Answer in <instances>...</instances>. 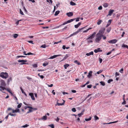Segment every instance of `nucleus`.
<instances>
[{
    "mask_svg": "<svg viewBox=\"0 0 128 128\" xmlns=\"http://www.w3.org/2000/svg\"><path fill=\"white\" fill-rule=\"evenodd\" d=\"M8 74L6 72H2L1 73L0 76L3 78L6 79L8 77Z\"/></svg>",
    "mask_w": 128,
    "mask_h": 128,
    "instance_id": "nucleus-1",
    "label": "nucleus"
},
{
    "mask_svg": "<svg viewBox=\"0 0 128 128\" xmlns=\"http://www.w3.org/2000/svg\"><path fill=\"white\" fill-rule=\"evenodd\" d=\"M96 37L95 39L96 42L99 43V42L102 39V35L100 34H97L96 35Z\"/></svg>",
    "mask_w": 128,
    "mask_h": 128,
    "instance_id": "nucleus-2",
    "label": "nucleus"
},
{
    "mask_svg": "<svg viewBox=\"0 0 128 128\" xmlns=\"http://www.w3.org/2000/svg\"><path fill=\"white\" fill-rule=\"evenodd\" d=\"M86 27V26L79 29L78 30V31H76L75 32H74L72 34H71L70 35V37L72 36H73L74 35H76L77 34H78V32H79L80 31H81V30H82L84 28Z\"/></svg>",
    "mask_w": 128,
    "mask_h": 128,
    "instance_id": "nucleus-3",
    "label": "nucleus"
},
{
    "mask_svg": "<svg viewBox=\"0 0 128 128\" xmlns=\"http://www.w3.org/2000/svg\"><path fill=\"white\" fill-rule=\"evenodd\" d=\"M96 33V32H94L92 35L89 36H88V38H87V40H91L93 38L95 37Z\"/></svg>",
    "mask_w": 128,
    "mask_h": 128,
    "instance_id": "nucleus-4",
    "label": "nucleus"
},
{
    "mask_svg": "<svg viewBox=\"0 0 128 128\" xmlns=\"http://www.w3.org/2000/svg\"><path fill=\"white\" fill-rule=\"evenodd\" d=\"M27 60H18V61L19 62H21L20 64L21 65H23L24 64H26L24 62H27Z\"/></svg>",
    "mask_w": 128,
    "mask_h": 128,
    "instance_id": "nucleus-5",
    "label": "nucleus"
},
{
    "mask_svg": "<svg viewBox=\"0 0 128 128\" xmlns=\"http://www.w3.org/2000/svg\"><path fill=\"white\" fill-rule=\"evenodd\" d=\"M117 41L116 39H114L108 41V42L110 44H114L116 43Z\"/></svg>",
    "mask_w": 128,
    "mask_h": 128,
    "instance_id": "nucleus-6",
    "label": "nucleus"
},
{
    "mask_svg": "<svg viewBox=\"0 0 128 128\" xmlns=\"http://www.w3.org/2000/svg\"><path fill=\"white\" fill-rule=\"evenodd\" d=\"M105 30V28H101V30L99 31V34H102L104 33Z\"/></svg>",
    "mask_w": 128,
    "mask_h": 128,
    "instance_id": "nucleus-7",
    "label": "nucleus"
},
{
    "mask_svg": "<svg viewBox=\"0 0 128 128\" xmlns=\"http://www.w3.org/2000/svg\"><path fill=\"white\" fill-rule=\"evenodd\" d=\"M61 54H58L54 55L53 56H51L50 58H48V59H52L55 58L59 56H61Z\"/></svg>",
    "mask_w": 128,
    "mask_h": 128,
    "instance_id": "nucleus-8",
    "label": "nucleus"
},
{
    "mask_svg": "<svg viewBox=\"0 0 128 128\" xmlns=\"http://www.w3.org/2000/svg\"><path fill=\"white\" fill-rule=\"evenodd\" d=\"M1 82V86H6V84L5 81L2 80H0Z\"/></svg>",
    "mask_w": 128,
    "mask_h": 128,
    "instance_id": "nucleus-9",
    "label": "nucleus"
},
{
    "mask_svg": "<svg viewBox=\"0 0 128 128\" xmlns=\"http://www.w3.org/2000/svg\"><path fill=\"white\" fill-rule=\"evenodd\" d=\"M102 50H100V48H98L94 50V51L95 52L97 53L98 52H102Z\"/></svg>",
    "mask_w": 128,
    "mask_h": 128,
    "instance_id": "nucleus-10",
    "label": "nucleus"
},
{
    "mask_svg": "<svg viewBox=\"0 0 128 128\" xmlns=\"http://www.w3.org/2000/svg\"><path fill=\"white\" fill-rule=\"evenodd\" d=\"M20 112V110L18 108H17L15 110H12V113H14L15 112Z\"/></svg>",
    "mask_w": 128,
    "mask_h": 128,
    "instance_id": "nucleus-11",
    "label": "nucleus"
},
{
    "mask_svg": "<svg viewBox=\"0 0 128 128\" xmlns=\"http://www.w3.org/2000/svg\"><path fill=\"white\" fill-rule=\"evenodd\" d=\"M66 14L68 17H70L73 16V13L72 12H68L66 13Z\"/></svg>",
    "mask_w": 128,
    "mask_h": 128,
    "instance_id": "nucleus-12",
    "label": "nucleus"
},
{
    "mask_svg": "<svg viewBox=\"0 0 128 128\" xmlns=\"http://www.w3.org/2000/svg\"><path fill=\"white\" fill-rule=\"evenodd\" d=\"M29 95L31 96L32 100H35V98L34 97V94L33 93H30L29 94Z\"/></svg>",
    "mask_w": 128,
    "mask_h": 128,
    "instance_id": "nucleus-13",
    "label": "nucleus"
},
{
    "mask_svg": "<svg viewBox=\"0 0 128 128\" xmlns=\"http://www.w3.org/2000/svg\"><path fill=\"white\" fill-rule=\"evenodd\" d=\"M0 90L2 92L4 93L5 92H3L2 90H6V88H5V86H0Z\"/></svg>",
    "mask_w": 128,
    "mask_h": 128,
    "instance_id": "nucleus-14",
    "label": "nucleus"
},
{
    "mask_svg": "<svg viewBox=\"0 0 128 128\" xmlns=\"http://www.w3.org/2000/svg\"><path fill=\"white\" fill-rule=\"evenodd\" d=\"M92 72L91 71H90L88 73V74L87 76V77L88 78H90V77L92 76Z\"/></svg>",
    "mask_w": 128,
    "mask_h": 128,
    "instance_id": "nucleus-15",
    "label": "nucleus"
},
{
    "mask_svg": "<svg viewBox=\"0 0 128 128\" xmlns=\"http://www.w3.org/2000/svg\"><path fill=\"white\" fill-rule=\"evenodd\" d=\"M81 23L80 22L78 23V24L75 25H74V27L76 28H78L79 26L81 25Z\"/></svg>",
    "mask_w": 128,
    "mask_h": 128,
    "instance_id": "nucleus-16",
    "label": "nucleus"
},
{
    "mask_svg": "<svg viewBox=\"0 0 128 128\" xmlns=\"http://www.w3.org/2000/svg\"><path fill=\"white\" fill-rule=\"evenodd\" d=\"M20 88L22 93L23 94H24L26 96L27 94H26V92L24 91V90H23V89H22V87H20Z\"/></svg>",
    "mask_w": 128,
    "mask_h": 128,
    "instance_id": "nucleus-17",
    "label": "nucleus"
},
{
    "mask_svg": "<svg viewBox=\"0 0 128 128\" xmlns=\"http://www.w3.org/2000/svg\"><path fill=\"white\" fill-rule=\"evenodd\" d=\"M114 12V10H110L109 12V13L108 15L109 16H111Z\"/></svg>",
    "mask_w": 128,
    "mask_h": 128,
    "instance_id": "nucleus-18",
    "label": "nucleus"
},
{
    "mask_svg": "<svg viewBox=\"0 0 128 128\" xmlns=\"http://www.w3.org/2000/svg\"><path fill=\"white\" fill-rule=\"evenodd\" d=\"M93 54L94 53L92 51L91 52H90L89 53H86V55L88 56H89L91 55H93Z\"/></svg>",
    "mask_w": 128,
    "mask_h": 128,
    "instance_id": "nucleus-19",
    "label": "nucleus"
},
{
    "mask_svg": "<svg viewBox=\"0 0 128 128\" xmlns=\"http://www.w3.org/2000/svg\"><path fill=\"white\" fill-rule=\"evenodd\" d=\"M69 56V55L68 54H66V55L64 57L63 59L62 60V61H63V60H66L67 58H68Z\"/></svg>",
    "mask_w": 128,
    "mask_h": 128,
    "instance_id": "nucleus-20",
    "label": "nucleus"
},
{
    "mask_svg": "<svg viewBox=\"0 0 128 128\" xmlns=\"http://www.w3.org/2000/svg\"><path fill=\"white\" fill-rule=\"evenodd\" d=\"M75 19H76V18L72 19H71L70 20H68L67 22H68V23H70V22L73 21Z\"/></svg>",
    "mask_w": 128,
    "mask_h": 128,
    "instance_id": "nucleus-21",
    "label": "nucleus"
},
{
    "mask_svg": "<svg viewBox=\"0 0 128 128\" xmlns=\"http://www.w3.org/2000/svg\"><path fill=\"white\" fill-rule=\"evenodd\" d=\"M118 122V121H114V122H110L108 123H104V124H112V123H116Z\"/></svg>",
    "mask_w": 128,
    "mask_h": 128,
    "instance_id": "nucleus-22",
    "label": "nucleus"
},
{
    "mask_svg": "<svg viewBox=\"0 0 128 128\" xmlns=\"http://www.w3.org/2000/svg\"><path fill=\"white\" fill-rule=\"evenodd\" d=\"M70 4L72 6H74L76 5V4L75 3L72 1L70 2Z\"/></svg>",
    "mask_w": 128,
    "mask_h": 128,
    "instance_id": "nucleus-23",
    "label": "nucleus"
},
{
    "mask_svg": "<svg viewBox=\"0 0 128 128\" xmlns=\"http://www.w3.org/2000/svg\"><path fill=\"white\" fill-rule=\"evenodd\" d=\"M47 118V116L46 115H45L43 116L42 118V119L43 120H46Z\"/></svg>",
    "mask_w": 128,
    "mask_h": 128,
    "instance_id": "nucleus-24",
    "label": "nucleus"
},
{
    "mask_svg": "<svg viewBox=\"0 0 128 128\" xmlns=\"http://www.w3.org/2000/svg\"><path fill=\"white\" fill-rule=\"evenodd\" d=\"M70 66V65L69 64H66L64 65V68L65 69H66L68 67V66Z\"/></svg>",
    "mask_w": 128,
    "mask_h": 128,
    "instance_id": "nucleus-25",
    "label": "nucleus"
},
{
    "mask_svg": "<svg viewBox=\"0 0 128 128\" xmlns=\"http://www.w3.org/2000/svg\"><path fill=\"white\" fill-rule=\"evenodd\" d=\"M12 80V78L11 77H10L8 80V83H9Z\"/></svg>",
    "mask_w": 128,
    "mask_h": 128,
    "instance_id": "nucleus-26",
    "label": "nucleus"
},
{
    "mask_svg": "<svg viewBox=\"0 0 128 128\" xmlns=\"http://www.w3.org/2000/svg\"><path fill=\"white\" fill-rule=\"evenodd\" d=\"M122 47L123 48H128V46L124 44H122Z\"/></svg>",
    "mask_w": 128,
    "mask_h": 128,
    "instance_id": "nucleus-27",
    "label": "nucleus"
},
{
    "mask_svg": "<svg viewBox=\"0 0 128 128\" xmlns=\"http://www.w3.org/2000/svg\"><path fill=\"white\" fill-rule=\"evenodd\" d=\"M60 11L59 10H57L56 11L54 14L55 16H57L60 13Z\"/></svg>",
    "mask_w": 128,
    "mask_h": 128,
    "instance_id": "nucleus-28",
    "label": "nucleus"
},
{
    "mask_svg": "<svg viewBox=\"0 0 128 128\" xmlns=\"http://www.w3.org/2000/svg\"><path fill=\"white\" fill-rule=\"evenodd\" d=\"M74 62L76 64H77L78 65H80V63L79 62H78L77 60H75L74 61Z\"/></svg>",
    "mask_w": 128,
    "mask_h": 128,
    "instance_id": "nucleus-29",
    "label": "nucleus"
},
{
    "mask_svg": "<svg viewBox=\"0 0 128 128\" xmlns=\"http://www.w3.org/2000/svg\"><path fill=\"white\" fill-rule=\"evenodd\" d=\"M92 118L91 116H90L89 118H86L85 120L86 121H88L90 120Z\"/></svg>",
    "mask_w": 128,
    "mask_h": 128,
    "instance_id": "nucleus-30",
    "label": "nucleus"
},
{
    "mask_svg": "<svg viewBox=\"0 0 128 128\" xmlns=\"http://www.w3.org/2000/svg\"><path fill=\"white\" fill-rule=\"evenodd\" d=\"M6 90L8 92H9L11 94H12V93L11 92V91H10V89H9V88H6Z\"/></svg>",
    "mask_w": 128,
    "mask_h": 128,
    "instance_id": "nucleus-31",
    "label": "nucleus"
},
{
    "mask_svg": "<svg viewBox=\"0 0 128 128\" xmlns=\"http://www.w3.org/2000/svg\"><path fill=\"white\" fill-rule=\"evenodd\" d=\"M48 62H47L46 63H44L42 65L44 66H45L48 65Z\"/></svg>",
    "mask_w": 128,
    "mask_h": 128,
    "instance_id": "nucleus-32",
    "label": "nucleus"
},
{
    "mask_svg": "<svg viewBox=\"0 0 128 128\" xmlns=\"http://www.w3.org/2000/svg\"><path fill=\"white\" fill-rule=\"evenodd\" d=\"M83 114V112H82L80 114H78V116H79V117H80V116L82 115Z\"/></svg>",
    "mask_w": 128,
    "mask_h": 128,
    "instance_id": "nucleus-33",
    "label": "nucleus"
},
{
    "mask_svg": "<svg viewBox=\"0 0 128 128\" xmlns=\"http://www.w3.org/2000/svg\"><path fill=\"white\" fill-rule=\"evenodd\" d=\"M47 47V46H46L45 44H44L42 45L40 47V48H46Z\"/></svg>",
    "mask_w": 128,
    "mask_h": 128,
    "instance_id": "nucleus-34",
    "label": "nucleus"
},
{
    "mask_svg": "<svg viewBox=\"0 0 128 128\" xmlns=\"http://www.w3.org/2000/svg\"><path fill=\"white\" fill-rule=\"evenodd\" d=\"M103 6L105 7H106L108 6V4L107 3H106L104 4Z\"/></svg>",
    "mask_w": 128,
    "mask_h": 128,
    "instance_id": "nucleus-35",
    "label": "nucleus"
},
{
    "mask_svg": "<svg viewBox=\"0 0 128 128\" xmlns=\"http://www.w3.org/2000/svg\"><path fill=\"white\" fill-rule=\"evenodd\" d=\"M100 83V84L103 86H104L105 85V82H101Z\"/></svg>",
    "mask_w": 128,
    "mask_h": 128,
    "instance_id": "nucleus-36",
    "label": "nucleus"
},
{
    "mask_svg": "<svg viewBox=\"0 0 128 128\" xmlns=\"http://www.w3.org/2000/svg\"><path fill=\"white\" fill-rule=\"evenodd\" d=\"M111 30V29L110 28H107V29L106 30V31L108 32H109Z\"/></svg>",
    "mask_w": 128,
    "mask_h": 128,
    "instance_id": "nucleus-37",
    "label": "nucleus"
},
{
    "mask_svg": "<svg viewBox=\"0 0 128 128\" xmlns=\"http://www.w3.org/2000/svg\"><path fill=\"white\" fill-rule=\"evenodd\" d=\"M94 118L95 120H97L99 119V118L96 116H94Z\"/></svg>",
    "mask_w": 128,
    "mask_h": 128,
    "instance_id": "nucleus-38",
    "label": "nucleus"
},
{
    "mask_svg": "<svg viewBox=\"0 0 128 128\" xmlns=\"http://www.w3.org/2000/svg\"><path fill=\"white\" fill-rule=\"evenodd\" d=\"M48 126L51 127V128H54V126L53 124L48 125Z\"/></svg>",
    "mask_w": 128,
    "mask_h": 128,
    "instance_id": "nucleus-39",
    "label": "nucleus"
},
{
    "mask_svg": "<svg viewBox=\"0 0 128 128\" xmlns=\"http://www.w3.org/2000/svg\"><path fill=\"white\" fill-rule=\"evenodd\" d=\"M18 36V35L17 34H14L13 37L14 38H16Z\"/></svg>",
    "mask_w": 128,
    "mask_h": 128,
    "instance_id": "nucleus-40",
    "label": "nucleus"
},
{
    "mask_svg": "<svg viewBox=\"0 0 128 128\" xmlns=\"http://www.w3.org/2000/svg\"><path fill=\"white\" fill-rule=\"evenodd\" d=\"M22 105V104L21 103H20L17 106V107L18 108H20L21 106Z\"/></svg>",
    "mask_w": 128,
    "mask_h": 128,
    "instance_id": "nucleus-41",
    "label": "nucleus"
},
{
    "mask_svg": "<svg viewBox=\"0 0 128 128\" xmlns=\"http://www.w3.org/2000/svg\"><path fill=\"white\" fill-rule=\"evenodd\" d=\"M32 66L34 68H36L37 67V64H34L32 65Z\"/></svg>",
    "mask_w": 128,
    "mask_h": 128,
    "instance_id": "nucleus-42",
    "label": "nucleus"
},
{
    "mask_svg": "<svg viewBox=\"0 0 128 128\" xmlns=\"http://www.w3.org/2000/svg\"><path fill=\"white\" fill-rule=\"evenodd\" d=\"M47 2L49 3H50V2L51 4H52V0H46Z\"/></svg>",
    "mask_w": 128,
    "mask_h": 128,
    "instance_id": "nucleus-43",
    "label": "nucleus"
},
{
    "mask_svg": "<svg viewBox=\"0 0 128 128\" xmlns=\"http://www.w3.org/2000/svg\"><path fill=\"white\" fill-rule=\"evenodd\" d=\"M64 104V103H62V104L57 103V105L58 106H60V105H63Z\"/></svg>",
    "mask_w": 128,
    "mask_h": 128,
    "instance_id": "nucleus-44",
    "label": "nucleus"
},
{
    "mask_svg": "<svg viewBox=\"0 0 128 128\" xmlns=\"http://www.w3.org/2000/svg\"><path fill=\"white\" fill-rule=\"evenodd\" d=\"M72 111L74 112H75L76 111V110L74 108H72Z\"/></svg>",
    "mask_w": 128,
    "mask_h": 128,
    "instance_id": "nucleus-45",
    "label": "nucleus"
},
{
    "mask_svg": "<svg viewBox=\"0 0 128 128\" xmlns=\"http://www.w3.org/2000/svg\"><path fill=\"white\" fill-rule=\"evenodd\" d=\"M92 94H89L85 98L84 100H85L86 99H87L90 96H91Z\"/></svg>",
    "mask_w": 128,
    "mask_h": 128,
    "instance_id": "nucleus-46",
    "label": "nucleus"
},
{
    "mask_svg": "<svg viewBox=\"0 0 128 128\" xmlns=\"http://www.w3.org/2000/svg\"><path fill=\"white\" fill-rule=\"evenodd\" d=\"M112 81H113V80L112 79H109L108 81V83H110V82H112Z\"/></svg>",
    "mask_w": 128,
    "mask_h": 128,
    "instance_id": "nucleus-47",
    "label": "nucleus"
},
{
    "mask_svg": "<svg viewBox=\"0 0 128 128\" xmlns=\"http://www.w3.org/2000/svg\"><path fill=\"white\" fill-rule=\"evenodd\" d=\"M123 69L122 68H121L119 71V72L121 73H122L123 72Z\"/></svg>",
    "mask_w": 128,
    "mask_h": 128,
    "instance_id": "nucleus-48",
    "label": "nucleus"
},
{
    "mask_svg": "<svg viewBox=\"0 0 128 128\" xmlns=\"http://www.w3.org/2000/svg\"><path fill=\"white\" fill-rule=\"evenodd\" d=\"M124 100V101L122 103V104H126V102L125 101V100L124 99V98H123Z\"/></svg>",
    "mask_w": 128,
    "mask_h": 128,
    "instance_id": "nucleus-49",
    "label": "nucleus"
},
{
    "mask_svg": "<svg viewBox=\"0 0 128 128\" xmlns=\"http://www.w3.org/2000/svg\"><path fill=\"white\" fill-rule=\"evenodd\" d=\"M102 22V21L101 20H100L97 23V24L98 25H100L101 24V22Z\"/></svg>",
    "mask_w": 128,
    "mask_h": 128,
    "instance_id": "nucleus-50",
    "label": "nucleus"
},
{
    "mask_svg": "<svg viewBox=\"0 0 128 128\" xmlns=\"http://www.w3.org/2000/svg\"><path fill=\"white\" fill-rule=\"evenodd\" d=\"M102 70H100L99 71H98V72H97V73L98 74H100V73H101V72H102Z\"/></svg>",
    "mask_w": 128,
    "mask_h": 128,
    "instance_id": "nucleus-51",
    "label": "nucleus"
},
{
    "mask_svg": "<svg viewBox=\"0 0 128 128\" xmlns=\"http://www.w3.org/2000/svg\"><path fill=\"white\" fill-rule=\"evenodd\" d=\"M9 115H10V116H16V114H12L11 113H10L9 114Z\"/></svg>",
    "mask_w": 128,
    "mask_h": 128,
    "instance_id": "nucleus-52",
    "label": "nucleus"
},
{
    "mask_svg": "<svg viewBox=\"0 0 128 128\" xmlns=\"http://www.w3.org/2000/svg\"><path fill=\"white\" fill-rule=\"evenodd\" d=\"M88 43H90L92 42V41L91 40H88Z\"/></svg>",
    "mask_w": 128,
    "mask_h": 128,
    "instance_id": "nucleus-53",
    "label": "nucleus"
},
{
    "mask_svg": "<svg viewBox=\"0 0 128 128\" xmlns=\"http://www.w3.org/2000/svg\"><path fill=\"white\" fill-rule=\"evenodd\" d=\"M61 42H62V41L61 40H60V41H59V42H54V44H58L59 43Z\"/></svg>",
    "mask_w": 128,
    "mask_h": 128,
    "instance_id": "nucleus-54",
    "label": "nucleus"
},
{
    "mask_svg": "<svg viewBox=\"0 0 128 128\" xmlns=\"http://www.w3.org/2000/svg\"><path fill=\"white\" fill-rule=\"evenodd\" d=\"M32 54L31 52H29L27 54V55H32V54Z\"/></svg>",
    "mask_w": 128,
    "mask_h": 128,
    "instance_id": "nucleus-55",
    "label": "nucleus"
},
{
    "mask_svg": "<svg viewBox=\"0 0 128 128\" xmlns=\"http://www.w3.org/2000/svg\"><path fill=\"white\" fill-rule=\"evenodd\" d=\"M92 86L91 85H88L87 86L88 88H90Z\"/></svg>",
    "mask_w": 128,
    "mask_h": 128,
    "instance_id": "nucleus-56",
    "label": "nucleus"
},
{
    "mask_svg": "<svg viewBox=\"0 0 128 128\" xmlns=\"http://www.w3.org/2000/svg\"><path fill=\"white\" fill-rule=\"evenodd\" d=\"M28 126V125L27 124H26L25 125H24V126H22V127L25 128L26 127H27Z\"/></svg>",
    "mask_w": 128,
    "mask_h": 128,
    "instance_id": "nucleus-57",
    "label": "nucleus"
},
{
    "mask_svg": "<svg viewBox=\"0 0 128 128\" xmlns=\"http://www.w3.org/2000/svg\"><path fill=\"white\" fill-rule=\"evenodd\" d=\"M68 23L67 22V21L66 22H64L63 24H62V25H64Z\"/></svg>",
    "mask_w": 128,
    "mask_h": 128,
    "instance_id": "nucleus-58",
    "label": "nucleus"
},
{
    "mask_svg": "<svg viewBox=\"0 0 128 128\" xmlns=\"http://www.w3.org/2000/svg\"><path fill=\"white\" fill-rule=\"evenodd\" d=\"M119 73L116 72L115 73V76H119Z\"/></svg>",
    "mask_w": 128,
    "mask_h": 128,
    "instance_id": "nucleus-59",
    "label": "nucleus"
},
{
    "mask_svg": "<svg viewBox=\"0 0 128 128\" xmlns=\"http://www.w3.org/2000/svg\"><path fill=\"white\" fill-rule=\"evenodd\" d=\"M99 62L100 63H102V59L100 58H99Z\"/></svg>",
    "mask_w": 128,
    "mask_h": 128,
    "instance_id": "nucleus-60",
    "label": "nucleus"
},
{
    "mask_svg": "<svg viewBox=\"0 0 128 128\" xmlns=\"http://www.w3.org/2000/svg\"><path fill=\"white\" fill-rule=\"evenodd\" d=\"M112 20H109L108 22V24H110Z\"/></svg>",
    "mask_w": 128,
    "mask_h": 128,
    "instance_id": "nucleus-61",
    "label": "nucleus"
},
{
    "mask_svg": "<svg viewBox=\"0 0 128 128\" xmlns=\"http://www.w3.org/2000/svg\"><path fill=\"white\" fill-rule=\"evenodd\" d=\"M20 14L22 15H24V13L20 9Z\"/></svg>",
    "mask_w": 128,
    "mask_h": 128,
    "instance_id": "nucleus-62",
    "label": "nucleus"
},
{
    "mask_svg": "<svg viewBox=\"0 0 128 128\" xmlns=\"http://www.w3.org/2000/svg\"><path fill=\"white\" fill-rule=\"evenodd\" d=\"M28 42H29V43H30L32 44H33L34 43H33V41H32V40H30V41H28Z\"/></svg>",
    "mask_w": 128,
    "mask_h": 128,
    "instance_id": "nucleus-63",
    "label": "nucleus"
},
{
    "mask_svg": "<svg viewBox=\"0 0 128 128\" xmlns=\"http://www.w3.org/2000/svg\"><path fill=\"white\" fill-rule=\"evenodd\" d=\"M102 6H100L98 8V9L99 10H101L102 9Z\"/></svg>",
    "mask_w": 128,
    "mask_h": 128,
    "instance_id": "nucleus-64",
    "label": "nucleus"
}]
</instances>
